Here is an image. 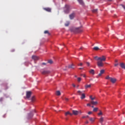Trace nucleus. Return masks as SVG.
Masks as SVG:
<instances>
[{
	"mask_svg": "<svg viewBox=\"0 0 125 125\" xmlns=\"http://www.w3.org/2000/svg\"><path fill=\"white\" fill-rule=\"evenodd\" d=\"M95 59L96 60L98 61L97 62V64L99 67H103L104 66V63L103 62H105L106 61V57L104 56H103L101 57H98L97 56L95 57Z\"/></svg>",
	"mask_w": 125,
	"mask_h": 125,
	"instance_id": "obj_1",
	"label": "nucleus"
},
{
	"mask_svg": "<svg viewBox=\"0 0 125 125\" xmlns=\"http://www.w3.org/2000/svg\"><path fill=\"white\" fill-rule=\"evenodd\" d=\"M71 9L70 6L68 5H66L65 8H64V12L66 14H68L70 11Z\"/></svg>",
	"mask_w": 125,
	"mask_h": 125,
	"instance_id": "obj_2",
	"label": "nucleus"
},
{
	"mask_svg": "<svg viewBox=\"0 0 125 125\" xmlns=\"http://www.w3.org/2000/svg\"><path fill=\"white\" fill-rule=\"evenodd\" d=\"M79 113V112L77 110H72V115H74V116H77Z\"/></svg>",
	"mask_w": 125,
	"mask_h": 125,
	"instance_id": "obj_3",
	"label": "nucleus"
},
{
	"mask_svg": "<svg viewBox=\"0 0 125 125\" xmlns=\"http://www.w3.org/2000/svg\"><path fill=\"white\" fill-rule=\"evenodd\" d=\"M75 31H76L77 33H80L83 31V30L81 29L80 27H77L75 28Z\"/></svg>",
	"mask_w": 125,
	"mask_h": 125,
	"instance_id": "obj_4",
	"label": "nucleus"
},
{
	"mask_svg": "<svg viewBox=\"0 0 125 125\" xmlns=\"http://www.w3.org/2000/svg\"><path fill=\"white\" fill-rule=\"evenodd\" d=\"M31 91H27L26 92V97L27 98H29L31 95Z\"/></svg>",
	"mask_w": 125,
	"mask_h": 125,
	"instance_id": "obj_5",
	"label": "nucleus"
},
{
	"mask_svg": "<svg viewBox=\"0 0 125 125\" xmlns=\"http://www.w3.org/2000/svg\"><path fill=\"white\" fill-rule=\"evenodd\" d=\"M104 122V118L103 117H101L100 118V123H101V125H104L103 123Z\"/></svg>",
	"mask_w": 125,
	"mask_h": 125,
	"instance_id": "obj_6",
	"label": "nucleus"
},
{
	"mask_svg": "<svg viewBox=\"0 0 125 125\" xmlns=\"http://www.w3.org/2000/svg\"><path fill=\"white\" fill-rule=\"evenodd\" d=\"M50 71L48 70H44L42 72V73L43 75H46L50 73Z\"/></svg>",
	"mask_w": 125,
	"mask_h": 125,
	"instance_id": "obj_7",
	"label": "nucleus"
},
{
	"mask_svg": "<svg viewBox=\"0 0 125 125\" xmlns=\"http://www.w3.org/2000/svg\"><path fill=\"white\" fill-rule=\"evenodd\" d=\"M117 80L115 78H111L110 80V81L113 83H115V82H116Z\"/></svg>",
	"mask_w": 125,
	"mask_h": 125,
	"instance_id": "obj_8",
	"label": "nucleus"
},
{
	"mask_svg": "<svg viewBox=\"0 0 125 125\" xmlns=\"http://www.w3.org/2000/svg\"><path fill=\"white\" fill-rule=\"evenodd\" d=\"M105 72V70L104 69L101 70V71H100V73L99 74V76H101L102 74H103Z\"/></svg>",
	"mask_w": 125,
	"mask_h": 125,
	"instance_id": "obj_9",
	"label": "nucleus"
},
{
	"mask_svg": "<svg viewBox=\"0 0 125 125\" xmlns=\"http://www.w3.org/2000/svg\"><path fill=\"white\" fill-rule=\"evenodd\" d=\"M121 67L124 69H125V64L124 63L122 62L120 64Z\"/></svg>",
	"mask_w": 125,
	"mask_h": 125,
	"instance_id": "obj_10",
	"label": "nucleus"
},
{
	"mask_svg": "<svg viewBox=\"0 0 125 125\" xmlns=\"http://www.w3.org/2000/svg\"><path fill=\"white\" fill-rule=\"evenodd\" d=\"M68 115H69L70 116H73V114L71 113L69 111H67L65 113V116H66V117H67Z\"/></svg>",
	"mask_w": 125,
	"mask_h": 125,
	"instance_id": "obj_11",
	"label": "nucleus"
},
{
	"mask_svg": "<svg viewBox=\"0 0 125 125\" xmlns=\"http://www.w3.org/2000/svg\"><path fill=\"white\" fill-rule=\"evenodd\" d=\"M43 9L48 12H51V9L50 8H44Z\"/></svg>",
	"mask_w": 125,
	"mask_h": 125,
	"instance_id": "obj_12",
	"label": "nucleus"
},
{
	"mask_svg": "<svg viewBox=\"0 0 125 125\" xmlns=\"http://www.w3.org/2000/svg\"><path fill=\"white\" fill-rule=\"evenodd\" d=\"M74 17H75V13H72L70 15H69V18H70L71 20L73 19Z\"/></svg>",
	"mask_w": 125,
	"mask_h": 125,
	"instance_id": "obj_13",
	"label": "nucleus"
},
{
	"mask_svg": "<svg viewBox=\"0 0 125 125\" xmlns=\"http://www.w3.org/2000/svg\"><path fill=\"white\" fill-rule=\"evenodd\" d=\"M90 122H91V123H94L96 118H90Z\"/></svg>",
	"mask_w": 125,
	"mask_h": 125,
	"instance_id": "obj_14",
	"label": "nucleus"
},
{
	"mask_svg": "<svg viewBox=\"0 0 125 125\" xmlns=\"http://www.w3.org/2000/svg\"><path fill=\"white\" fill-rule=\"evenodd\" d=\"M32 59L33 60H34L35 61H36V60H39V58L38 57L36 56H32Z\"/></svg>",
	"mask_w": 125,
	"mask_h": 125,
	"instance_id": "obj_15",
	"label": "nucleus"
},
{
	"mask_svg": "<svg viewBox=\"0 0 125 125\" xmlns=\"http://www.w3.org/2000/svg\"><path fill=\"white\" fill-rule=\"evenodd\" d=\"M80 98H81V99H84V98H85V94L84 93H82L81 94V97H80Z\"/></svg>",
	"mask_w": 125,
	"mask_h": 125,
	"instance_id": "obj_16",
	"label": "nucleus"
},
{
	"mask_svg": "<svg viewBox=\"0 0 125 125\" xmlns=\"http://www.w3.org/2000/svg\"><path fill=\"white\" fill-rule=\"evenodd\" d=\"M78 0V2H79V4H80L82 5H84V3H83V0Z\"/></svg>",
	"mask_w": 125,
	"mask_h": 125,
	"instance_id": "obj_17",
	"label": "nucleus"
},
{
	"mask_svg": "<svg viewBox=\"0 0 125 125\" xmlns=\"http://www.w3.org/2000/svg\"><path fill=\"white\" fill-rule=\"evenodd\" d=\"M91 104H93V105H96L98 104V102L97 101L94 102V101H91Z\"/></svg>",
	"mask_w": 125,
	"mask_h": 125,
	"instance_id": "obj_18",
	"label": "nucleus"
},
{
	"mask_svg": "<svg viewBox=\"0 0 125 125\" xmlns=\"http://www.w3.org/2000/svg\"><path fill=\"white\" fill-rule=\"evenodd\" d=\"M91 87V84H89V85L86 84L85 85V89H87L88 88H90Z\"/></svg>",
	"mask_w": 125,
	"mask_h": 125,
	"instance_id": "obj_19",
	"label": "nucleus"
},
{
	"mask_svg": "<svg viewBox=\"0 0 125 125\" xmlns=\"http://www.w3.org/2000/svg\"><path fill=\"white\" fill-rule=\"evenodd\" d=\"M69 68H74V65L73 64L68 65Z\"/></svg>",
	"mask_w": 125,
	"mask_h": 125,
	"instance_id": "obj_20",
	"label": "nucleus"
},
{
	"mask_svg": "<svg viewBox=\"0 0 125 125\" xmlns=\"http://www.w3.org/2000/svg\"><path fill=\"white\" fill-rule=\"evenodd\" d=\"M89 72H90V73H91L92 74H94V73H95L94 70H93V69H91V70H90Z\"/></svg>",
	"mask_w": 125,
	"mask_h": 125,
	"instance_id": "obj_21",
	"label": "nucleus"
},
{
	"mask_svg": "<svg viewBox=\"0 0 125 125\" xmlns=\"http://www.w3.org/2000/svg\"><path fill=\"white\" fill-rule=\"evenodd\" d=\"M98 110V107H95L93 109V112H97Z\"/></svg>",
	"mask_w": 125,
	"mask_h": 125,
	"instance_id": "obj_22",
	"label": "nucleus"
},
{
	"mask_svg": "<svg viewBox=\"0 0 125 125\" xmlns=\"http://www.w3.org/2000/svg\"><path fill=\"white\" fill-rule=\"evenodd\" d=\"M56 95L58 96H60L61 95V92L60 91H57L56 92Z\"/></svg>",
	"mask_w": 125,
	"mask_h": 125,
	"instance_id": "obj_23",
	"label": "nucleus"
},
{
	"mask_svg": "<svg viewBox=\"0 0 125 125\" xmlns=\"http://www.w3.org/2000/svg\"><path fill=\"white\" fill-rule=\"evenodd\" d=\"M93 49L95 50H99V48L97 46H95Z\"/></svg>",
	"mask_w": 125,
	"mask_h": 125,
	"instance_id": "obj_24",
	"label": "nucleus"
},
{
	"mask_svg": "<svg viewBox=\"0 0 125 125\" xmlns=\"http://www.w3.org/2000/svg\"><path fill=\"white\" fill-rule=\"evenodd\" d=\"M77 93H78V95H81L82 94V92L81 90L77 91Z\"/></svg>",
	"mask_w": 125,
	"mask_h": 125,
	"instance_id": "obj_25",
	"label": "nucleus"
},
{
	"mask_svg": "<svg viewBox=\"0 0 125 125\" xmlns=\"http://www.w3.org/2000/svg\"><path fill=\"white\" fill-rule=\"evenodd\" d=\"M94 13H97L98 12V9H94L92 11Z\"/></svg>",
	"mask_w": 125,
	"mask_h": 125,
	"instance_id": "obj_26",
	"label": "nucleus"
},
{
	"mask_svg": "<svg viewBox=\"0 0 125 125\" xmlns=\"http://www.w3.org/2000/svg\"><path fill=\"white\" fill-rule=\"evenodd\" d=\"M98 115L99 116H102V115H103V113H102L101 110H100V113H98Z\"/></svg>",
	"mask_w": 125,
	"mask_h": 125,
	"instance_id": "obj_27",
	"label": "nucleus"
},
{
	"mask_svg": "<svg viewBox=\"0 0 125 125\" xmlns=\"http://www.w3.org/2000/svg\"><path fill=\"white\" fill-rule=\"evenodd\" d=\"M111 78V77H110L109 76L105 77V79L109 80V81L110 80Z\"/></svg>",
	"mask_w": 125,
	"mask_h": 125,
	"instance_id": "obj_28",
	"label": "nucleus"
},
{
	"mask_svg": "<svg viewBox=\"0 0 125 125\" xmlns=\"http://www.w3.org/2000/svg\"><path fill=\"white\" fill-rule=\"evenodd\" d=\"M44 33V34H48L49 35H50V34L49 33V31H47V30L45 31Z\"/></svg>",
	"mask_w": 125,
	"mask_h": 125,
	"instance_id": "obj_29",
	"label": "nucleus"
},
{
	"mask_svg": "<svg viewBox=\"0 0 125 125\" xmlns=\"http://www.w3.org/2000/svg\"><path fill=\"white\" fill-rule=\"evenodd\" d=\"M48 62L50 63V64H52L53 63V62L52 61V60H50L48 61Z\"/></svg>",
	"mask_w": 125,
	"mask_h": 125,
	"instance_id": "obj_30",
	"label": "nucleus"
},
{
	"mask_svg": "<svg viewBox=\"0 0 125 125\" xmlns=\"http://www.w3.org/2000/svg\"><path fill=\"white\" fill-rule=\"evenodd\" d=\"M35 98L34 96H33V97L32 98V99H31V101H32V102H34L35 101Z\"/></svg>",
	"mask_w": 125,
	"mask_h": 125,
	"instance_id": "obj_31",
	"label": "nucleus"
},
{
	"mask_svg": "<svg viewBox=\"0 0 125 125\" xmlns=\"http://www.w3.org/2000/svg\"><path fill=\"white\" fill-rule=\"evenodd\" d=\"M69 22H66V23L65 24V26H68L69 25Z\"/></svg>",
	"mask_w": 125,
	"mask_h": 125,
	"instance_id": "obj_32",
	"label": "nucleus"
},
{
	"mask_svg": "<svg viewBox=\"0 0 125 125\" xmlns=\"http://www.w3.org/2000/svg\"><path fill=\"white\" fill-rule=\"evenodd\" d=\"M29 118H32V117H33V114L32 113L29 114Z\"/></svg>",
	"mask_w": 125,
	"mask_h": 125,
	"instance_id": "obj_33",
	"label": "nucleus"
},
{
	"mask_svg": "<svg viewBox=\"0 0 125 125\" xmlns=\"http://www.w3.org/2000/svg\"><path fill=\"white\" fill-rule=\"evenodd\" d=\"M82 79L81 78H77V81H78V82H80L81 81Z\"/></svg>",
	"mask_w": 125,
	"mask_h": 125,
	"instance_id": "obj_34",
	"label": "nucleus"
},
{
	"mask_svg": "<svg viewBox=\"0 0 125 125\" xmlns=\"http://www.w3.org/2000/svg\"><path fill=\"white\" fill-rule=\"evenodd\" d=\"M90 99H91V100H92V101L94 100L95 98H92V96H90Z\"/></svg>",
	"mask_w": 125,
	"mask_h": 125,
	"instance_id": "obj_35",
	"label": "nucleus"
},
{
	"mask_svg": "<svg viewBox=\"0 0 125 125\" xmlns=\"http://www.w3.org/2000/svg\"><path fill=\"white\" fill-rule=\"evenodd\" d=\"M85 118H89V116L87 115L86 116H83L82 117V119H85Z\"/></svg>",
	"mask_w": 125,
	"mask_h": 125,
	"instance_id": "obj_36",
	"label": "nucleus"
},
{
	"mask_svg": "<svg viewBox=\"0 0 125 125\" xmlns=\"http://www.w3.org/2000/svg\"><path fill=\"white\" fill-rule=\"evenodd\" d=\"M83 65V63L82 62L80 63V64H78V66H82Z\"/></svg>",
	"mask_w": 125,
	"mask_h": 125,
	"instance_id": "obj_37",
	"label": "nucleus"
},
{
	"mask_svg": "<svg viewBox=\"0 0 125 125\" xmlns=\"http://www.w3.org/2000/svg\"><path fill=\"white\" fill-rule=\"evenodd\" d=\"M86 64H87V65H88V66H90V64L89 62H86Z\"/></svg>",
	"mask_w": 125,
	"mask_h": 125,
	"instance_id": "obj_38",
	"label": "nucleus"
},
{
	"mask_svg": "<svg viewBox=\"0 0 125 125\" xmlns=\"http://www.w3.org/2000/svg\"><path fill=\"white\" fill-rule=\"evenodd\" d=\"M92 112L91 111H89V112H88V115H91V114H92Z\"/></svg>",
	"mask_w": 125,
	"mask_h": 125,
	"instance_id": "obj_39",
	"label": "nucleus"
},
{
	"mask_svg": "<svg viewBox=\"0 0 125 125\" xmlns=\"http://www.w3.org/2000/svg\"><path fill=\"white\" fill-rule=\"evenodd\" d=\"M118 65H119V63L114 64L115 66H117Z\"/></svg>",
	"mask_w": 125,
	"mask_h": 125,
	"instance_id": "obj_40",
	"label": "nucleus"
},
{
	"mask_svg": "<svg viewBox=\"0 0 125 125\" xmlns=\"http://www.w3.org/2000/svg\"><path fill=\"white\" fill-rule=\"evenodd\" d=\"M122 6L125 10V6L124 5H122Z\"/></svg>",
	"mask_w": 125,
	"mask_h": 125,
	"instance_id": "obj_41",
	"label": "nucleus"
},
{
	"mask_svg": "<svg viewBox=\"0 0 125 125\" xmlns=\"http://www.w3.org/2000/svg\"><path fill=\"white\" fill-rule=\"evenodd\" d=\"M3 101V98H1L0 99V102H2Z\"/></svg>",
	"mask_w": 125,
	"mask_h": 125,
	"instance_id": "obj_42",
	"label": "nucleus"
},
{
	"mask_svg": "<svg viewBox=\"0 0 125 125\" xmlns=\"http://www.w3.org/2000/svg\"><path fill=\"white\" fill-rule=\"evenodd\" d=\"M87 106H91V104H87Z\"/></svg>",
	"mask_w": 125,
	"mask_h": 125,
	"instance_id": "obj_43",
	"label": "nucleus"
},
{
	"mask_svg": "<svg viewBox=\"0 0 125 125\" xmlns=\"http://www.w3.org/2000/svg\"><path fill=\"white\" fill-rule=\"evenodd\" d=\"M72 86H73V87H76V85H75V84H72Z\"/></svg>",
	"mask_w": 125,
	"mask_h": 125,
	"instance_id": "obj_44",
	"label": "nucleus"
},
{
	"mask_svg": "<svg viewBox=\"0 0 125 125\" xmlns=\"http://www.w3.org/2000/svg\"><path fill=\"white\" fill-rule=\"evenodd\" d=\"M65 100H66V101H68L69 100V99H68V98H65Z\"/></svg>",
	"mask_w": 125,
	"mask_h": 125,
	"instance_id": "obj_45",
	"label": "nucleus"
},
{
	"mask_svg": "<svg viewBox=\"0 0 125 125\" xmlns=\"http://www.w3.org/2000/svg\"><path fill=\"white\" fill-rule=\"evenodd\" d=\"M88 121H86V122H85V124H88Z\"/></svg>",
	"mask_w": 125,
	"mask_h": 125,
	"instance_id": "obj_46",
	"label": "nucleus"
},
{
	"mask_svg": "<svg viewBox=\"0 0 125 125\" xmlns=\"http://www.w3.org/2000/svg\"><path fill=\"white\" fill-rule=\"evenodd\" d=\"M118 62V61L117 60H115V62Z\"/></svg>",
	"mask_w": 125,
	"mask_h": 125,
	"instance_id": "obj_47",
	"label": "nucleus"
},
{
	"mask_svg": "<svg viewBox=\"0 0 125 125\" xmlns=\"http://www.w3.org/2000/svg\"><path fill=\"white\" fill-rule=\"evenodd\" d=\"M83 77L85 78L86 77V75H83Z\"/></svg>",
	"mask_w": 125,
	"mask_h": 125,
	"instance_id": "obj_48",
	"label": "nucleus"
},
{
	"mask_svg": "<svg viewBox=\"0 0 125 125\" xmlns=\"http://www.w3.org/2000/svg\"><path fill=\"white\" fill-rule=\"evenodd\" d=\"M42 64H43V65H45L46 63H42Z\"/></svg>",
	"mask_w": 125,
	"mask_h": 125,
	"instance_id": "obj_49",
	"label": "nucleus"
},
{
	"mask_svg": "<svg viewBox=\"0 0 125 125\" xmlns=\"http://www.w3.org/2000/svg\"><path fill=\"white\" fill-rule=\"evenodd\" d=\"M83 68H79V69H83Z\"/></svg>",
	"mask_w": 125,
	"mask_h": 125,
	"instance_id": "obj_50",
	"label": "nucleus"
},
{
	"mask_svg": "<svg viewBox=\"0 0 125 125\" xmlns=\"http://www.w3.org/2000/svg\"><path fill=\"white\" fill-rule=\"evenodd\" d=\"M79 87V85H77V87L78 88Z\"/></svg>",
	"mask_w": 125,
	"mask_h": 125,
	"instance_id": "obj_51",
	"label": "nucleus"
},
{
	"mask_svg": "<svg viewBox=\"0 0 125 125\" xmlns=\"http://www.w3.org/2000/svg\"><path fill=\"white\" fill-rule=\"evenodd\" d=\"M83 49V47H81V48H80V50H82Z\"/></svg>",
	"mask_w": 125,
	"mask_h": 125,
	"instance_id": "obj_52",
	"label": "nucleus"
},
{
	"mask_svg": "<svg viewBox=\"0 0 125 125\" xmlns=\"http://www.w3.org/2000/svg\"><path fill=\"white\" fill-rule=\"evenodd\" d=\"M94 106L93 105V106H92V108H94Z\"/></svg>",
	"mask_w": 125,
	"mask_h": 125,
	"instance_id": "obj_53",
	"label": "nucleus"
},
{
	"mask_svg": "<svg viewBox=\"0 0 125 125\" xmlns=\"http://www.w3.org/2000/svg\"><path fill=\"white\" fill-rule=\"evenodd\" d=\"M108 1H112V0H108Z\"/></svg>",
	"mask_w": 125,
	"mask_h": 125,
	"instance_id": "obj_54",
	"label": "nucleus"
},
{
	"mask_svg": "<svg viewBox=\"0 0 125 125\" xmlns=\"http://www.w3.org/2000/svg\"><path fill=\"white\" fill-rule=\"evenodd\" d=\"M80 114H82V112L81 111H80Z\"/></svg>",
	"mask_w": 125,
	"mask_h": 125,
	"instance_id": "obj_55",
	"label": "nucleus"
},
{
	"mask_svg": "<svg viewBox=\"0 0 125 125\" xmlns=\"http://www.w3.org/2000/svg\"><path fill=\"white\" fill-rule=\"evenodd\" d=\"M75 77H76V78H77V76H75Z\"/></svg>",
	"mask_w": 125,
	"mask_h": 125,
	"instance_id": "obj_56",
	"label": "nucleus"
}]
</instances>
